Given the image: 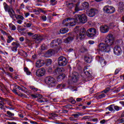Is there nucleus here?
Instances as JSON below:
<instances>
[{"instance_id": "obj_1", "label": "nucleus", "mask_w": 124, "mask_h": 124, "mask_svg": "<svg viewBox=\"0 0 124 124\" xmlns=\"http://www.w3.org/2000/svg\"><path fill=\"white\" fill-rule=\"evenodd\" d=\"M115 42V37L111 34H108L105 39V43H101L99 45V49L105 53L110 51V46H112Z\"/></svg>"}, {"instance_id": "obj_2", "label": "nucleus", "mask_w": 124, "mask_h": 124, "mask_svg": "<svg viewBox=\"0 0 124 124\" xmlns=\"http://www.w3.org/2000/svg\"><path fill=\"white\" fill-rule=\"evenodd\" d=\"M3 7L5 11L8 12L10 17H12V19H14V15H15V12H14V10H13L12 6L8 5L7 3L4 2Z\"/></svg>"}, {"instance_id": "obj_3", "label": "nucleus", "mask_w": 124, "mask_h": 124, "mask_svg": "<svg viewBox=\"0 0 124 124\" xmlns=\"http://www.w3.org/2000/svg\"><path fill=\"white\" fill-rule=\"evenodd\" d=\"M46 83L49 87H51V88H54L55 86H57V80L52 77H47L46 78Z\"/></svg>"}, {"instance_id": "obj_4", "label": "nucleus", "mask_w": 124, "mask_h": 124, "mask_svg": "<svg viewBox=\"0 0 124 124\" xmlns=\"http://www.w3.org/2000/svg\"><path fill=\"white\" fill-rule=\"evenodd\" d=\"M78 30L80 31L79 33H78L76 36L77 40L80 39V40H83L84 37H86V29L84 28H79Z\"/></svg>"}, {"instance_id": "obj_5", "label": "nucleus", "mask_w": 124, "mask_h": 124, "mask_svg": "<svg viewBox=\"0 0 124 124\" xmlns=\"http://www.w3.org/2000/svg\"><path fill=\"white\" fill-rule=\"evenodd\" d=\"M67 59L64 56H60L58 59V63L59 66H65L67 64Z\"/></svg>"}, {"instance_id": "obj_6", "label": "nucleus", "mask_w": 124, "mask_h": 124, "mask_svg": "<svg viewBox=\"0 0 124 124\" xmlns=\"http://www.w3.org/2000/svg\"><path fill=\"white\" fill-rule=\"evenodd\" d=\"M76 17H78L79 21L81 24H85L88 22V16L85 14L77 15H76Z\"/></svg>"}, {"instance_id": "obj_7", "label": "nucleus", "mask_w": 124, "mask_h": 124, "mask_svg": "<svg viewBox=\"0 0 124 124\" xmlns=\"http://www.w3.org/2000/svg\"><path fill=\"white\" fill-rule=\"evenodd\" d=\"M96 29L93 28L89 29L86 31V35L88 37H93L96 34Z\"/></svg>"}, {"instance_id": "obj_8", "label": "nucleus", "mask_w": 124, "mask_h": 124, "mask_svg": "<svg viewBox=\"0 0 124 124\" xmlns=\"http://www.w3.org/2000/svg\"><path fill=\"white\" fill-rule=\"evenodd\" d=\"M103 11L108 14H112L115 12V8L112 6H105L103 8Z\"/></svg>"}, {"instance_id": "obj_9", "label": "nucleus", "mask_w": 124, "mask_h": 124, "mask_svg": "<svg viewBox=\"0 0 124 124\" xmlns=\"http://www.w3.org/2000/svg\"><path fill=\"white\" fill-rule=\"evenodd\" d=\"M68 23L67 24V27L70 28L71 27H74L76 25L77 23H78V19L72 18L69 17Z\"/></svg>"}, {"instance_id": "obj_10", "label": "nucleus", "mask_w": 124, "mask_h": 124, "mask_svg": "<svg viewBox=\"0 0 124 124\" xmlns=\"http://www.w3.org/2000/svg\"><path fill=\"white\" fill-rule=\"evenodd\" d=\"M98 13V10L96 9L92 8L87 12V15L89 16V17H94L96 14Z\"/></svg>"}, {"instance_id": "obj_11", "label": "nucleus", "mask_w": 124, "mask_h": 124, "mask_svg": "<svg viewBox=\"0 0 124 124\" xmlns=\"http://www.w3.org/2000/svg\"><path fill=\"white\" fill-rule=\"evenodd\" d=\"M84 74L89 78H92L93 72L90 69V67L85 66L83 69Z\"/></svg>"}, {"instance_id": "obj_12", "label": "nucleus", "mask_w": 124, "mask_h": 124, "mask_svg": "<svg viewBox=\"0 0 124 124\" xmlns=\"http://www.w3.org/2000/svg\"><path fill=\"white\" fill-rule=\"evenodd\" d=\"M114 54L116 56H120L122 55V48L120 46H116L113 49Z\"/></svg>"}, {"instance_id": "obj_13", "label": "nucleus", "mask_w": 124, "mask_h": 124, "mask_svg": "<svg viewBox=\"0 0 124 124\" xmlns=\"http://www.w3.org/2000/svg\"><path fill=\"white\" fill-rule=\"evenodd\" d=\"M12 46H13L11 48L12 52H17V49L18 47H20V43H19V42H13L12 43Z\"/></svg>"}, {"instance_id": "obj_14", "label": "nucleus", "mask_w": 124, "mask_h": 124, "mask_svg": "<svg viewBox=\"0 0 124 124\" xmlns=\"http://www.w3.org/2000/svg\"><path fill=\"white\" fill-rule=\"evenodd\" d=\"M45 72V69L41 68L36 71V75L38 77H42V76H44Z\"/></svg>"}, {"instance_id": "obj_15", "label": "nucleus", "mask_w": 124, "mask_h": 124, "mask_svg": "<svg viewBox=\"0 0 124 124\" xmlns=\"http://www.w3.org/2000/svg\"><path fill=\"white\" fill-rule=\"evenodd\" d=\"M100 31L102 33H107L109 31V27L107 25H102L100 27Z\"/></svg>"}, {"instance_id": "obj_16", "label": "nucleus", "mask_w": 124, "mask_h": 124, "mask_svg": "<svg viewBox=\"0 0 124 124\" xmlns=\"http://www.w3.org/2000/svg\"><path fill=\"white\" fill-rule=\"evenodd\" d=\"M78 76V73L76 72H74L72 73V82H74V83H76L77 81H78V79L79 78V77Z\"/></svg>"}, {"instance_id": "obj_17", "label": "nucleus", "mask_w": 124, "mask_h": 124, "mask_svg": "<svg viewBox=\"0 0 124 124\" xmlns=\"http://www.w3.org/2000/svg\"><path fill=\"white\" fill-rule=\"evenodd\" d=\"M96 60H99L102 67L106 65L107 62L104 59L101 58L100 56H96Z\"/></svg>"}, {"instance_id": "obj_18", "label": "nucleus", "mask_w": 124, "mask_h": 124, "mask_svg": "<svg viewBox=\"0 0 124 124\" xmlns=\"http://www.w3.org/2000/svg\"><path fill=\"white\" fill-rule=\"evenodd\" d=\"M0 109H2L3 108V106H4V104L5 103L7 102V98H3L1 97H0Z\"/></svg>"}, {"instance_id": "obj_19", "label": "nucleus", "mask_w": 124, "mask_h": 124, "mask_svg": "<svg viewBox=\"0 0 124 124\" xmlns=\"http://www.w3.org/2000/svg\"><path fill=\"white\" fill-rule=\"evenodd\" d=\"M90 6V4L88 2H84L82 3L81 5L80 6L81 10H84L85 9H88Z\"/></svg>"}, {"instance_id": "obj_20", "label": "nucleus", "mask_w": 124, "mask_h": 124, "mask_svg": "<svg viewBox=\"0 0 124 124\" xmlns=\"http://www.w3.org/2000/svg\"><path fill=\"white\" fill-rule=\"evenodd\" d=\"M84 60L86 62H87L88 63H91V62H92L93 61V57H92V56L90 55H86L85 56Z\"/></svg>"}, {"instance_id": "obj_21", "label": "nucleus", "mask_w": 124, "mask_h": 124, "mask_svg": "<svg viewBox=\"0 0 124 124\" xmlns=\"http://www.w3.org/2000/svg\"><path fill=\"white\" fill-rule=\"evenodd\" d=\"M36 67L39 68L41 67V66H43L44 65V61L42 60H38L36 62Z\"/></svg>"}, {"instance_id": "obj_22", "label": "nucleus", "mask_w": 124, "mask_h": 124, "mask_svg": "<svg viewBox=\"0 0 124 124\" xmlns=\"http://www.w3.org/2000/svg\"><path fill=\"white\" fill-rule=\"evenodd\" d=\"M73 39H74V37H68L67 38H65L64 39V43H66L67 44H68L69 43H71L72 41H73Z\"/></svg>"}, {"instance_id": "obj_23", "label": "nucleus", "mask_w": 124, "mask_h": 124, "mask_svg": "<svg viewBox=\"0 0 124 124\" xmlns=\"http://www.w3.org/2000/svg\"><path fill=\"white\" fill-rule=\"evenodd\" d=\"M57 117H58V114H57L56 112H52L49 114L48 118L50 119V120H55Z\"/></svg>"}, {"instance_id": "obj_24", "label": "nucleus", "mask_w": 124, "mask_h": 124, "mask_svg": "<svg viewBox=\"0 0 124 124\" xmlns=\"http://www.w3.org/2000/svg\"><path fill=\"white\" fill-rule=\"evenodd\" d=\"M14 17H15L16 20H22V21H23L25 19V17H24L22 15H16L15 14Z\"/></svg>"}, {"instance_id": "obj_25", "label": "nucleus", "mask_w": 124, "mask_h": 124, "mask_svg": "<svg viewBox=\"0 0 124 124\" xmlns=\"http://www.w3.org/2000/svg\"><path fill=\"white\" fill-rule=\"evenodd\" d=\"M68 32V29L65 28H62L60 31V33H62V34H64V33H66V32Z\"/></svg>"}, {"instance_id": "obj_26", "label": "nucleus", "mask_w": 124, "mask_h": 124, "mask_svg": "<svg viewBox=\"0 0 124 124\" xmlns=\"http://www.w3.org/2000/svg\"><path fill=\"white\" fill-rule=\"evenodd\" d=\"M80 5V3H77L76 4V6L75 7V12H78V11H80L81 10V7H79V5Z\"/></svg>"}, {"instance_id": "obj_27", "label": "nucleus", "mask_w": 124, "mask_h": 124, "mask_svg": "<svg viewBox=\"0 0 124 124\" xmlns=\"http://www.w3.org/2000/svg\"><path fill=\"white\" fill-rule=\"evenodd\" d=\"M106 109H108V110H109L110 112H115V109H114V104L110 105L107 108H106Z\"/></svg>"}, {"instance_id": "obj_28", "label": "nucleus", "mask_w": 124, "mask_h": 124, "mask_svg": "<svg viewBox=\"0 0 124 124\" xmlns=\"http://www.w3.org/2000/svg\"><path fill=\"white\" fill-rule=\"evenodd\" d=\"M69 20V19L67 18L63 20V22H62L63 27H67V25H68V24Z\"/></svg>"}, {"instance_id": "obj_29", "label": "nucleus", "mask_w": 124, "mask_h": 124, "mask_svg": "<svg viewBox=\"0 0 124 124\" xmlns=\"http://www.w3.org/2000/svg\"><path fill=\"white\" fill-rule=\"evenodd\" d=\"M50 45H51V47H55L56 46H58V45L57 43V40L56 39L53 40L51 42Z\"/></svg>"}, {"instance_id": "obj_30", "label": "nucleus", "mask_w": 124, "mask_h": 124, "mask_svg": "<svg viewBox=\"0 0 124 124\" xmlns=\"http://www.w3.org/2000/svg\"><path fill=\"white\" fill-rule=\"evenodd\" d=\"M13 40H14V38L12 37V36L9 35L8 36V39H7V43H11Z\"/></svg>"}, {"instance_id": "obj_31", "label": "nucleus", "mask_w": 124, "mask_h": 124, "mask_svg": "<svg viewBox=\"0 0 124 124\" xmlns=\"http://www.w3.org/2000/svg\"><path fill=\"white\" fill-rule=\"evenodd\" d=\"M54 54H55V51L52 49H50L46 52V55H48V56H52V55H54Z\"/></svg>"}, {"instance_id": "obj_32", "label": "nucleus", "mask_w": 124, "mask_h": 124, "mask_svg": "<svg viewBox=\"0 0 124 124\" xmlns=\"http://www.w3.org/2000/svg\"><path fill=\"white\" fill-rule=\"evenodd\" d=\"M17 88L19 90V91H22V92H23V93H27V88H26V87H23V88H21L19 86H17Z\"/></svg>"}, {"instance_id": "obj_33", "label": "nucleus", "mask_w": 124, "mask_h": 124, "mask_svg": "<svg viewBox=\"0 0 124 124\" xmlns=\"http://www.w3.org/2000/svg\"><path fill=\"white\" fill-rule=\"evenodd\" d=\"M106 96V95L104 93H101L98 96H97V99H101L102 98H104V97H105Z\"/></svg>"}, {"instance_id": "obj_34", "label": "nucleus", "mask_w": 124, "mask_h": 124, "mask_svg": "<svg viewBox=\"0 0 124 124\" xmlns=\"http://www.w3.org/2000/svg\"><path fill=\"white\" fill-rule=\"evenodd\" d=\"M74 118H78L79 116H84V114L83 113H80V112H77L76 114H74L72 115Z\"/></svg>"}, {"instance_id": "obj_35", "label": "nucleus", "mask_w": 124, "mask_h": 124, "mask_svg": "<svg viewBox=\"0 0 124 124\" xmlns=\"http://www.w3.org/2000/svg\"><path fill=\"white\" fill-rule=\"evenodd\" d=\"M24 71L26 72L27 75H31V73L27 67H24Z\"/></svg>"}, {"instance_id": "obj_36", "label": "nucleus", "mask_w": 124, "mask_h": 124, "mask_svg": "<svg viewBox=\"0 0 124 124\" xmlns=\"http://www.w3.org/2000/svg\"><path fill=\"white\" fill-rule=\"evenodd\" d=\"M66 86L64 84H58L57 86V89H63Z\"/></svg>"}, {"instance_id": "obj_37", "label": "nucleus", "mask_w": 124, "mask_h": 124, "mask_svg": "<svg viewBox=\"0 0 124 124\" xmlns=\"http://www.w3.org/2000/svg\"><path fill=\"white\" fill-rule=\"evenodd\" d=\"M9 26L12 31H16V26H15V25H14L12 24H10L9 25Z\"/></svg>"}, {"instance_id": "obj_38", "label": "nucleus", "mask_w": 124, "mask_h": 124, "mask_svg": "<svg viewBox=\"0 0 124 124\" xmlns=\"http://www.w3.org/2000/svg\"><path fill=\"white\" fill-rule=\"evenodd\" d=\"M7 114L8 115V117L9 118H11V117H14V113L11 112V111H7Z\"/></svg>"}, {"instance_id": "obj_39", "label": "nucleus", "mask_w": 124, "mask_h": 124, "mask_svg": "<svg viewBox=\"0 0 124 124\" xmlns=\"http://www.w3.org/2000/svg\"><path fill=\"white\" fill-rule=\"evenodd\" d=\"M64 77H65V75L64 74H62L60 75L59 76L57 77V79H61V80H62L64 78Z\"/></svg>"}, {"instance_id": "obj_40", "label": "nucleus", "mask_w": 124, "mask_h": 124, "mask_svg": "<svg viewBox=\"0 0 124 124\" xmlns=\"http://www.w3.org/2000/svg\"><path fill=\"white\" fill-rule=\"evenodd\" d=\"M113 107H114V109L116 111H119L120 110H121V109H122V107H120L118 106H115V105H113Z\"/></svg>"}, {"instance_id": "obj_41", "label": "nucleus", "mask_w": 124, "mask_h": 124, "mask_svg": "<svg viewBox=\"0 0 124 124\" xmlns=\"http://www.w3.org/2000/svg\"><path fill=\"white\" fill-rule=\"evenodd\" d=\"M55 40H56L58 45H60V44L62 43V39H56Z\"/></svg>"}, {"instance_id": "obj_42", "label": "nucleus", "mask_w": 124, "mask_h": 124, "mask_svg": "<svg viewBox=\"0 0 124 124\" xmlns=\"http://www.w3.org/2000/svg\"><path fill=\"white\" fill-rule=\"evenodd\" d=\"M50 3L51 5H56L57 4V0H50Z\"/></svg>"}, {"instance_id": "obj_43", "label": "nucleus", "mask_w": 124, "mask_h": 124, "mask_svg": "<svg viewBox=\"0 0 124 124\" xmlns=\"http://www.w3.org/2000/svg\"><path fill=\"white\" fill-rule=\"evenodd\" d=\"M110 91V88H107L106 89H105L104 91L102 92V93H108Z\"/></svg>"}, {"instance_id": "obj_44", "label": "nucleus", "mask_w": 124, "mask_h": 124, "mask_svg": "<svg viewBox=\"0 0 124 124\" xmlns=\"http://www.w3.org/2000/svg\"><path fill=\"white\" fill-rule=\"evenodd\" d=\"M117 122H118L119 124H122V123H124V118L118 119Z\"/></svg>"}, {"instance_id": "obj_45", "label": "nucleus", "mask_w": 124, "mask_h": 124, "mask_svg": "<svg viewBox=\"0 0 124 124\" xmlns=\"http://www.w3.org/2000/svg\"><path fill=\"white\" fill-rule=\"evenodd\" d=\"M0 32H1V33H2V34H3V35H9V33H7L6 32L2 30H0Z\"/></svg>"}, {"instance_id": "obj_46", "label": "nucleus", "mask_w": 124, "mask_h": 124, "mask_svg": "<svg viewBox=\"0 0 124 124\" xmlns=\"http://www.w3.org/2000/svg\"><path fill=\"white\" fill-rule=\"evenodd\" d=\"M0 40L2 42H6V41H5V39H4V37H3V36L2 35L0 36Z\"/></svg>"}, {"instance_id": "obj_47", "label": "nucleus", "mask_w": 124, "mask_h": 124, "mask_svg": "<svg viewBox=\"0 0 124 124\" xmlns=\"http://www.w3.org/2000/svg\"><path fill=\"white\" fill-rule=\"evenodd\" d=\"M35 41L36 43H39L41 41H42V38H37L36 39Z\"/></svg>"}, {"instance_id": "obj_48", "label": "nucleus", "mask_w": 124, "mask_h": 124, "mask_svg": "<svg viewBox=\"0 0 124 124\" xmlns=\"http://www.w3.org/2000/svg\"><path fill=\"white\" fill-rule=\"evenodd\" d=\"M47 64H51L52 63V60L48 59L46 60Z\"/></svg>"}, {"instance_id": "obj_49", "label": "nucleus", "mask_w": 124, "mask_h": 124, "mask_svg": "<svg viewBox=\"0 0 124 124\" xmlns=\"http://www.w3.org/2000/svg\"><path fill=\"white\" fill-rule=\"evenodd\" d=\"M120 71H121V68H118V69H116L115 71V73L114 74L115 75H117L118 74V73H119L120 72Z\"/></svg>"}, {"instance_id": "obj_50", "label": "nucleus", "mask_w": 124, "mask_h": 124, "mask_svg": "<svg viewBox=\"0 0 124 124\" xmlns=\"http://www.w3.org/2000/svg\"><path fill=\"white\" fill-rule=\"evenodd\" d=\"M16 13L18 15H22V13L19 9H16Z\"/></svg>"}, {"instance_id": "obj_51", "label": "nucleus", "mask_w": 124, "mask_h": 124, "mask_svg": "<svg viewBox=\"0 0 124 124\" xmlns=\"http://www.w3.org/2000/svg\"><path fill=\"white\" fill-rule=\"evenodd\" d=\"M46 49H47V46H45V45H43L41 46V49L42 50H46Z\"/></svg>"}, {"instance_id": "obj_52", "label": "nucleus", "mask_w": 124, "mask_h": 124, "mask_svg": "<svg viewBox=\"0 0 124 124\" xmlns=\"http://www.w3.org/2000/svg\"><path fill=\"white\" fill-rule=\"evenodd\" d=\"M24 53H25V51L22 50H20L18 51V54L19 55H21V56H22Z\"/></svg>"}, {"instance_id": "obj_53", "label": "nucleus", "mask_w": 124, "mask_h": 124, "mask_svg": "<svg viewBox=\"0 0 124 124\" xmlns=\"http://www.w3.org/2000/svg\"><path fill=\"white\" fill-rule=\"evenodd\" d=\"M119 11L120 12H123V11H124V7H119Z\"/></svg>"}, {"instance_id": "obj_54", "label": "nucleus", "mask_w": 124, "mask_h": 124, "mask_svg": "<svg viewBox=\"0 0 124 124\" xmlns=\"http://www.w3.org/2000/svg\"><path fill=\"white\" fill-rule=\"evenodd\" d=\"M90 118V116H83L81 120H88V119H89Z\"/></svg>"}, {"instance_id": "obj_55", "label": "nucleus", "mask_w": 124, "mask_h": 124, "mask_svg": "<svg viewBox=\"0 0 124 124\" xmlns=\"http://www.w3.org/2000/svg\"><path fill=\"white\" fill-rule=\"evenodd\" d=\"M56 71H58V73H61V72H62V69L61 68H58L56 70Z\"/></svg>"}, {"instance_id": "obj_56", "label": "nucleus", "mask_w": 124, "mask_h": 124, "mask_svg": "<svg viewBox=\"0 0 124 124\" xmlns=\"http://www.w3.org/2000/svg\"><path fill=\"white\" fill-rule=\"evenodd\" d=\"M42 19L43 21H45L46 20H47V17H46V16H42Z\"/></svg>"}, {"instance_id": "obj_57", "label": "nucleus", "mask_w": 124, "mask_h": 124, "mask_svg": "<svg viewBox=\"0 0 124 124\" xmlns=\"http://www.w3.org/2000/svg\"><path fill=\"white\" fill-rule=\"evenodd\" d=\"M20 9H24L25 8V5L24 3H22L20 4Z\"/></svg>"}, {"instance_id": "obj_58", "label": "nucleus", "mask_w": 124, "mask_h": 124, "mask_svg": "<svg viewBox=\"0 0 124 124\" xmlns=\"http://www.w3.org/2000/svg\"><path fill=\"white\" fill-rule=\"evenodd\" d=\"M37 58V56H36V55L34 54L32 55V60H36Z\"/></svg>"}, {"instance_id": "obj_59", "label": "nucleus", "mask_w": 124, "mask_h": 124, "mask_svg": "<svg viewBox=\"0 0 124 124\" xmlns=\"http://www.w3.org/2000/svg\"><path fill=\"white\" fill-rule=\"evenodd\" d=\"M13 93H15L16 94H18V92H17V90L15 89H14L12 90Z\"/></svg>"}, {"instance_id": "obj_60", "label": "nucleus", "mask_w": 124, "mask_h": 124, "mask_svg": "<svg viewBox=\"0 0 124 124\" xmlns=\"http://www.w3.org/2000/svg\"><path fill=\"white\" fill-rule=\"evenodd\" d=\"M31 25H32L31 23H27L26 24V27L27 28H31Z\"/></svg>"}, {"instance_id": "obj_61", "label": "nucleus", "mask_w": 124, "mask_h": 124, "mask_svg": "<svg viewBox=\"0 0 124 124\" xmlns=\"http://www.w3.org/2000/svg\"><path fill=\"white\" fill-rule=\"evenodd\" d=\"M24 15L26 18H27V17H29V16H30V13H25Z\"/></svg>"}, {"instance_id": "obj_62", "label": "nucleus", "mask_w": 124, "mask_h": 124, "mask_svg": "<svg viewBox=\"0 0 124 124\" xmlns=\"http://www.w3.org/2000/svg\"><path fill=\"white\" fill-rule=\"evenodd\" d=\"M31 97H32V98H37V97H38V95L32 94L31 95Z\"/></svg>"}, {"instance_id": "obj_63", "label": "nucleus", "mask_w": 124, "mask_h": 124, "mask_svg": "<svg viewBox=\"0 0 124 124\" xmlns=\"http://www.w3.org/2000/svg\"><path fill=\"white\" fill-rule=\"evenodd\" d=\"M119 7H124V3H123V2H120V3H119Z\"/></svg>"}, {"instance_id": "obj_64", "label": "nucleus", "mask_w": 124, "mask_h": 124, "mask_svg": "<svg viewBox=\"0 0 124 124\" xmlns=\"http://www.w3.org/2000/svg\"><path fill=\"white\" fill-rule=\"evenodd\" d=\"M7 124H17V123H16L15 122H8Z\"/></svg>"}]
</instances>
